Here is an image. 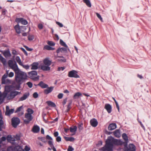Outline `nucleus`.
<instances>
[{"mask_svg":"<svg viewBox=\"0 0 151 151\" xmlns=\"http://www.w3.org/2000/svg\"><path fill=\"white\" fill-rule=\"evenodd\" d=\"M14 71L15 73V80L17 84L16 85L15 87L17 90H19L20 87V85L27 79V73L21 71L18 68V65L15 61L14 65L11 67Z\"/></svg>","mask_w":151,"mask_h":151,"instance_id":"obj_1","label":"nucleus"},{"mask_svg":"<svg viewBox=\"0 0 151 151\" xmlns=\"http://www.w3.org/2000/svg\"><path fill=\"white\" fill-rule=\"evenodd\" d=\"M28 77L34 81H38L40 78V76H37V73L35 70H32L28 72Z\"/></svg>","mask_w":151,"mask_h":151,"instance_id":"obj_2","label":"nucleus"},{"mask_svg":"<svg viewBox=\"0 0 151 151\" xmlns=\"http://www.w3.org/2000/svg\"><path fill=\"white\" fill-rule=\"evenodd\" d=\"M113 139V138L111 136L108 138L106 141L105 150L109 151L112 149L113 145L111 141Z\"/></svg>","mask_w":151,"mask_h":151,"instance_id":"obj_3","label":"nucleus"},{"mask_svg":"<svg viewBox=\"0 0 151 151\" xmlns=\"http://www.w3.org/2000/svg\"><path fill=\"white\" fill-rule=\"evenodd\" d=\"M68 76L70 78H80L78 74V72L75 70H72L69 71L68 74Z\"/></svg>","mask_w":151,"mask_h":151,"instance_id":"obj_4","label":"nucleus"},{"mask_svg":"<svg viewBox=\"0 0 151 151\" xmlns=\"http://www.w3.org/2000/svg\"><path fill=\"white\" fill-rule=\"evenodd\" d=\"M25 118L26 119L24 120V122L26 124H28L33 118L32 115L29 113H26L25 114Z\"/></svg>","mask_w":151,"mask_h":151,"instance_id":"obj_5","label":"nucleus"},{"mask_svg":"<svg viewBox=\"0 0 151 151\" xmlns=\"http://www.w3.org/2000/svg\"><path fill=\"white\" fill-rule=\"evenodd\" d=\"M20 122V120L18 117H13L12 119V123L13 127L16 128Z\"/></svg>","mask_w":151,"mask_h":151,"instance_id":"obj_6","label":"nucleus"},{"mask_svg":"<svg viewBox=\"0 0 151 151\" xmlns=\"http://www.w3.org/2000/svg\"><path fill=\"white\" fill-rule=\"evenodd\" d=\"M14 28L16 32L19 34L21 33V31H24L26 29V27L24 26H22L20 27L18 24H17L14 27Z\"/></svg>","mask_w":151,"mask_h":151,"instance_id":"obj_7","label":"nucleus"},{"mask_svg":"<svg viewBox=\"0 0 151 151\" xmlns=\"http://www.w3.org/2000/svg\"><path fill=\"white\" fill-rule=\"evenodd\" d=\"M125 148V151H135L136 147L135 146L132 144H130L129 145L128 147H124Z\"/></svg>","mask_w":151,"mask_h":151,"instance_id":"obj_8","label":"nucleus"},{"mask_svg":"<svg viewBox=\"0 0 151 151\" xmlns=\"http://www.w3.org/2000/svg\"><path fill=\"white\" fill-rule=\"evenodd\" d=\"M16 21L18 23H21L22 24L26 25L27 24V21L22 18H17L16 19Z\"/></svg>","mask_w":151,"mask_h":151,"instance_id":"obj_9","label":"nucleus"},{"mask_svg":"<svg viewBox=\"0 0 151 151\" xmlns=\"http://www.w3.org/2000/svg\"><path fill=\"white\" fill-rule=\"evenodd\" d=\"M122 137L125 140L124 147H127V143L128 142V137L126 133H123L122 134Z\"/></svg>","mask_w":151,"mask_h":151,"instance_id":"obj_10","label":"nucleus"},{"mask_svg":"<svg viewBox=\"0 0 151 151\" xmlns=\"http://www.w3.org/2000/svg\"><path fill=\"white\" fill-rule=\"evenodd\" d=\"M29 96V92H27L24 94L23 96L20 97L19 100V101H23L26 100Z\"/></svg>","mask_w":151,"mask_h":151,"instance_id":"obj_11","label":"nucleus"},{"mask_svg":"<svg viewBox=\"0 0 151 151\" xmlns=\"http://www.w3.org/2000/svg\"><path fill=\"white\" fill-rule=\"evenodd\" d=\"M44 65L49 66L51 64L52 61L49 60L48 58H45L43 60Z\"/></svg>","mask_w":151,"mask_h":151,"instance_id":"obj_12","label":"nucleus"},{"mask_svg":"<svg viewBox=\"0 0 151 151\" xmlns=\"http://www.w3.org/2000/svg\"><path fill=\"white\" fill-rule=\"evenodd\" d=\"M54 87L51 86L50 87H48V86L47 88V89H45L44 90V93L46 94H47L49 93H51L53 91Z\"/></svg>","mask_w":151,"mask_h":151,"instance_id":"obj_13","label":"nucleus"},{"mask_svg":"<svg viewBox=\"0 0 151 151\" xmlns=\"http://www.w3.org/2000/svg\"><path fill=\"white\" fill-rule=\"evenodd\" d=\"M114 144L116 145H123L124 146V142L121 140L116 139L114 140Z\"/></svg>","mask_w":151,"mask_h":151,"instance_id":"obj_14","label":"nucleus"},{"mask_svg":"<svg viewBox=\"0 0 151 151\" xmlns=\"http://www.w3.org/2000/svg\"><path fill=\"white\" fill-rule=\"evenodd\" d=\"M90 123L91 125L94 127H96L98 124V122L97 120L94 118L91 119Z\"/></svg>","mask_w":151,"mask_h":151,"instance_id":"obj_15","label":"nucleus"},{"mask_svg":"<svg viewBox=\"0 0 151 151\" xmlns=\"http://www.w3.org/2000/svg\"><path fill=\"white\" fill-rule=\"evenodd\" d=\"M40 127L37 125H35L33 127L32 131L34 133H37L39 132Z\"/></svg>","mask_w":151,"mask_h":151,"instance_id":"obj_16","label":"nucleus"},{"mask_svg":"<svg viewBox=\"0 0 151 151\" xmlns=\"http://www.w3.org/2000/svg\"><path fill=\"white\" fill-rule=\"evenodd\" d=\"M116 128V125L115 123L110 124L109 126L108 129L109 130H112Z\"/></svg>","mask_w":151,"mask_h":151,"instance_id":"obj_17","label":"nucleus"},{"mask_svg":"<svg viewBox=\"0 0 151 151\" xmlns=\"http://www.w3.org/2000/svg\"><path fill=\"white\" fill-rule=\"evenodd\" d=\"M20 93V92L17 91H12L10 93L9 95L11 98L13 99L17 95L19 94Z\"/></svg>","mask_w":151,"mask_h":151,"instance_id":"obj_18","label":"nucleus"},{"mask_svg":"<svg viewBox=\"0 0 151 151\" xmlns=\"http://www.w3.org/2000/svg\"><path fill=\"white\" fill-rule=\"evenodd\" d=\"M39 64L38 62H34L31 65L32 70H37Z\"/></svg>","mask_w":151,"mask_h":151,"instance_id":"obj_19","label":"nucleus"},{"mask_svg":"<svg viewBox=\"0 0 151 151\" xmlns=\"http://www.w3.org/2000/svg\"><path fill=\"white\" fill-rule=\"evenodd\" d=\"M41 69L43 71H49L50 70V67L48 66L43 65L40 66Z\"/></svg>","mask_w":151,"mask_h":151,"instance_id":"obj_20","label":"nucleus"},{"mask_svg":"<svg viewBox=\"0 0 151 151\" xmlns=\"http://www.w3.org/2000/svg\"><path fill=\"white\" fill-rule=\"evenodd\" d=\"M37 86H39L43 88H46L48 86L47 84L44 83L42 81H40Z\"/></svg>","mask_w":151,"mask_h":151,"instance_id":"obj_21","label":"nucleus"},{"mask_svg":"<svg viewBox=\"0 0 151 151\" xmlns=\"http://www.w3.org/2000/svg\"><path fill=\"white\" fill-rule=\"evenodd\" d=\"M60 52L62 53H66L67 52V50L66 48L64 47H59L57 50L56 52L58 54Z\"/></svg>","mask_w":151,"mask_h":151,"instance_id":"obj_22","label":"nucleus"},{"mask_svg":"<svg viewBox=\"0 0 151 151\" xmlns=\"http://www.w3.org/2000/svg\"><path fill=\"white\" fill-rule=\"evenodd\" d=\"M105 108L109 113H110L111 111V106L109 104H106L105 105Z\"/></svg>","mask_w":151,"mask_h":151,"instance_id":"obj_23","label":"nucleus"},{"mask_svg":"<svg viewBox=\"0 0 151 151\" xmlns=\"http://www.w3.org/2000/svg\"><path fill=\"white\" fill-rule=\"evenodd\" d=\"M14 111V109H11L9 110L6 111L5 112V115H6L9 116L10 114H12Z\"/></svg>","mask_w":151,"mask_h":151,"instance_id":"obj_24","label":"nucleus"},{"mask_svg":"<svg viewBox=\"0 0 151 151\" xmlns=\"http://www.w3.org/2000/svg\"><path fill=\"white\" fill-rule=\"evenodd\" d=\"M43 49L48 50H55V48L52 47L48 45H46L44 47Z\"/></svg>","mask_w":151,"mask_h":151,"instance_id":"obj_25","label":"nucleus"},{"mask_svg":"<svg viewBox=\"0 0 151 151\" xmlns=\"http://www.w3.org/2000/svg\"><path fill=\"white\" fill-rule=\"evenodd\" d=\"M8 75L6 74H5L2 76L1 78V84H6V81L5 79L6 78Z\"/></svg>","mask_w":151,"mask_h":151,"instance_id":"obj_26","label":"nucleus"},{"mask_svg":"<svg viewBox=\"0 0 151 151\" xmlns=\"http://www.w3.org/2000/svg\"><path fill=\"white\" fill-rule=\"evenodd\" d=\"M46 103L49 106H51L52 107H55L56 106L55 103L51 101H47L46 102Z\"/></svg>","mask_w":151,"mask_h":151,"instance_id":"obj_27","label":"nucleus"},{"mask_svg":"<svg viewBox=\"0 0 151 151\" xmlns=\"http://www.w3.org/2000/svg\"><path fill=\"white\" fill-rule=\"evenodd\" d=\"M120 130L116 129L114 132V134L116 137H120Z\"/></svg>","mask_w":151,"mask_h":151,"instance_id":"obj_28","label":"nucleus"},{"mask_svg":"<svg viewBox=\"0 0 151 151\" xmlns=\"http://www.w3.org/2000/svg\"><path fill=\"white\" fill-rule=\"evenodd\" d=\"M64 138L67 141H69L70 142H73L75 140L74 138L72 137H68L65 136Z\"/></svg>","mask_w":151,"mask_h":151,"instance_id":"obj_29","label":"nucleus"},{"mask_svg":"<svg viewBox=\"0 0 151 151\" xmlns=\"http://www.w3.org/2000/svg\"><path fill=\"white\" fill-rule=\"evenodd\" d=\"M77 128V127L76 126H74L73 127H70L69 129L70 132L75 133L76 131Z\"/></svg>","mask_w":151,"mask_h":151,"instance_id":"obj_30","label":"nucleus"},{"mask_svg":"<svg viewBox=\"0 0 151 151\" xmlns=\"http://www.w3.org/2000/svg\"><path fill=\"white\" fill-rule=\"evenodd\" d=\"M82 96V94L81 93L78 92L75 93L73 96L74 99H77L79 98V96Z\"/></svg>","mask_w":151,"mask_h":151,"instance_id":"obj_31","label":"nucleus"},{"mask_svg":"<svg viewBox=\"0 0 151 151\" xmlns=\"http://www.w3.org/2000/svg\"><path fill=\"white\" fill-rule=\"evenodd\" d=\"M83 2L85 3L86 5L88 7L91 6V4L89 0H83Z\"/></svg>","mask_w":151,"mask_h":151,"instance_id":"obj_32","label":"nucleus"},{"mask_svg":"<svg viewBox=\"0 0 151 151\" xmlns=\"http://www.w3.org/2000/svg\"><path fill=\"white\" fill-rule=\"evenodd\" d=\"M11 138H12V139H10V140L15 141V140H19L20 139V136L19 135H15V137L14 138H13L11 137Z\"/></svg>","mask_w":151,"mask_h":151,"instance_id":"obj_33","label":"nucleus"},{"mask_svg":"<svg viewBox=\"0 0 151 151\" xmlns=\"http://www.w3.org/2000/svg\"><path fill=\"white\" fill-rule=\"evenodd\" d=\"M60 45L66 48H68V46L66 43L61 39L60 40Z\"/></svg>","mask_w":151,"mask_h":151,"instance_id":"obj_34","label":"nucleus"},{"mask_svg":"<svg viewBox=\"0 0 151 151\" xmlns=\"http://www.w3.org/2000/svg\"><path fill=\"white\" fill-rule=\"evenodd\" d=\"M3 55L5 57H8L11 55L9 50L4 52L3 53Z\"/></svg>","mask_w":151,"mask_h":151,"instance_id":"obj_35","label":"nucleus"},{"mask_svg":"<svg viewBox=\"0 0 151 151\" xmlns=\"http://www.w3.org/2000/svg\"><path fill=\"white\" fill-rule=\"evenodd\" d=\"M59 58H62V59H58V60L59 61L62 62H66V59L64 58L63 56H58Z\"/></svg>","mask_w":151,"mask_h":151,"instance_id":"obj_36","label":"nucleus"},{"mask_svg":"<svg viewBox=\"0 0 151 151\" xmlns=\"http://www.w3.org/2000/svg\"><path fill=\"white\" fill-rule=\"evenodd\" d=\"M83 124L81 123L79 124L78 125V128L79 129V132H81L83 129Z\"/></svg>","mask_w":151,"mask_h":151,"instance_id":"obj_37","label":"nucleus"},{"mask_svg":"<svg viewBox=\"0 0 151 151\" xmlns=\"http://www.w3.org/2000/svg\"><path fill=\"white\" fill-rule=\"evenodd\" d=\"M23 108V106L22 105L19 107L17 108L15 111V113H17L19 112H20L21 111V109H22Z\"/></svg>","mask_w":151,"mask_h":151,"instance_id":"obj_38","label":"nucleus"},{"mask_svg":"<svg viewBox=\"0 0 151 151\" xmlns=\"http://www.w3.org/2000/svg\"><path fill=\"white\" fill-rule=\"evenodd\" d=\"M47 43L49 46H54L55 45V43L52 41H48Z\"/></svg>","mask_w":151,"mask_h":151,"instance_id":"obj_39","label":"nucleus"},{"mask_svg":"<svg viewBox=\"0 0 151 151\" xmlns=\"http://www.w3.org/2000/svg\"><path fill=\"white\" fill-rule=\"evenodd\" d=\"M27 111V113H29V114H31V115L34 113L33 110L30 108H28Z\"/></svg>","mask_w":151,"mask_h":151,"instance_id":"obj_40","label":"nucleus"},{"mask_svg":"<svg viewBox=\"0 0 151 151\" xmlns=\"http://www.w3.org/2000/svg\"><path fill=\"white\" fill-rule=\"evenodd\" d=\"M38 139L43 142H45L46 141V138L45 137H38Z\"/></svg>","mask_w":151,"mask_h":151,"instance_id":"obj_41","label":"nucleus"},{"mask_svg":"<svg viewBox=\"0 0 151 151\" xmlns=\"http://www.w3.org/2000/svg\"><path fill=\"white\" fill-rule=\"evenodd\" d=\"M34 35H29L28 36V40L29 41H32L34 39Z\"/></svg>","mask_w":151,"mask_h":151,"instance_id":"obj_42","label":"nucleus"},{"mask_svg":"<svg viewBox=\"0 0 151 151\" xmlns=\"http://www.w3.org/2000/svg\"><path fill=\"white\" fill-rule=\"evenodd\" d=\"M8 63L9 66L11 68L14 65V63H13L12 61L11 60H10L8 61Z\"/></svg>","mask_w":151,"mask_h":151,"instance_id":"obj_43","label":"nucleus"},{"mask_svg":"<svg viewBox=\"0 0 151 151\" xmlns=\"http://www.w3.org/2000/svg\"><path fill=\"white\" fill-rule=\"evenodd\" d=\"M33 96L34 98H37L38 96V94L36 92H35L33 94Z\"/></svg>","mask_w":151,"mask_h":151,"instance_id":"obj_44","label":"nucleus"},{"mask_svg":"<svg viewBox=\"0 0 151 151\" xmlns=\"http://www.w3.org/2000/svg\"><path fill=\"white\" fill-rule=\"evenodd\" d=\"M20 49L24 53V54L26 56L28 55V54L27 52L26 51L24 48L23 47H21Z\"/></svg>","mask_w":151,"mask_h":151,"instance_id":"obj_45","label":"nucleus"},{"mask_svg":"<svg viewBox=\"0 0 151 151\" xmlns=\"http://www.w3.org/2000/svg\"><path fill=\"white\" fill-rule=\"evenodd\" d=\"M48 143L51 147H52L54 146L52 142V141H48Z\"/></svg>","mask_w":151,"mask_h":151,"instance_id":"obj_46","label":"nucleus"},{"mask_svg":"<svg viewBox=\"0 0 151 151\" xmlns=\"http://www.w3.org/2000/svg\"><path fill=\"white\" fill-rule=\"evenodd\" d=\"M27 84L29 88H32V84L31 82H28L27 83Z\"/></svg>","mask_w":151,"mask_h":151,"instance_id":"obj_47","label":"nucleus"},{"mask_svg":"<svg viewBox=\"0 0 151 151\" xmlns=\"http://www.w3.org/2000/svg\"><path fill=\"white\" fill-rule=\"evenodd\" d=\"M72 102L71 101H70L68 104L67 105V108L70 109L71 108V105L72 104Z\"/></svg>","mask_w":151,"mask_h":151,"instance_id":"obj_48","label":"nucleus"},{"mask_svg":"<svg viewBox=\"0 0 151 151\" xmlns=\"http://www.w3.org/2000/svg\"><path fill=\"white\" fill-rule=\"evenodd\" d=\"M65 69V68L63 67H59L58 68L57 70L58 71H60V70L63 71Z\"/></svg>","mask_w":151,"mask_h":151,"instance_id":"obj_49","label":"nucleus"},{"mask_svg":"<svg viewBox=\"0 0 151 151\" xmlns=\"http://www.w3.org/2000/svg\"><path fill=\"white\" fill-rule=\"evenodd\" d=\"M74 150V148L72 146H68L67 149L68 151H73Z\"/></svg>","mask_w":151,"mask_h":151,"instance_id":"obj_50","label":"nucleus"},{"mask_svg":"<svg viewBox=\"0 0 151 151\" xmlns=\"http://www.w3.org/2000/svg\"><path fill=\"white\" fill-rule=\"evenodd\" d=\"M56 141L58 142H59L61 141V138L60 136L57 137L56 138Z\"/></svg>","mask_w":151,"mask_h":151,"instance_id":"obj_51","label":"nucleus"},{"mask_svg":"<svg viewBox=\"0 0 151 151\" xmlns=\"http://www.w3.org/2000/svg\"><path fill=\"white\" fill-rule=\"evenodd\" d=\"M96 15L97 16V17L99 19H100V20L101 21H102V18L101 17V15L99 13H96Z\"/></svg>","mask_w":151,"mask_h":151,"instance_id":"obj_52","label":"nucleus"},{"mask_svg":"<svg viewBox=\"0 0 151 151\" xmlns=\"http://www.w3.org/2000/svg\"><path fill=\"white\" fill-rule=\"evenodd\" d=\"M63 96V94L62 93H60L58 96V97L59 99H62Z\"/></svg>","mask_w":151,"mask_h":151,"instance_id":"obj_53","label":"nucleus"},{"mask_svg":"<svg viewBox=\"0 0 151 151\" xmlns=\"http://www.w3.org/2000/svg\"><path fill=\"white\" fill-rule=\"evenodd\" d=\"M26 49L27 50L29 51H31L33 50V49L32 48H29L28 47L26 46H24Z\"/></svg>","mask_w":151,"mask_h":151,"instance_id":"obj_54","label":"nucleus"},{"mask_svg":"<svg viewBox=\"0 0 151 151\" xmlns=\"http://www.w3.org/2000/svg\"><path fill=\"white\" fill-rule=\"evenodd\" d=\"M56 23L60 27H63V25L61 23L58 22H57Z\"/></svg>","mask_w":151,"mask_h":151,"instance_id":"obj_55","label":"nucleus"},{"mask_svg":"<svg viewBox=\"0 0 151 151\" xmlns=\"http://www.w3.org/2000/svg\"><path fill=\"white\" fill-rule=\"evenodd\" d=\"M46 137V138L47 139L51 140H52V137H51L49 135H47Z\"/></svg>","mask_w":151,"mask_h":151,"instance_id":"obj_56","label":"nucleus"},{"mask_svg":"<svg viewBox=\"0 0 151 151\" xmlns=\"http://www.w3.org/2000/svg\"><path fill=\"white\" fill-rule=\"evenodd\" d=\"M14 76V73L13 72H11L9 74V77L11 78L13 77Z\"/></svg>","mask_w":151,"mask_h":151,"instance_id":"obj_57","label":"nucleus"},{"mask_svg":"<svg viewBox=\"0 0 151 151\" xmlns=\"http://www.w3.org/2000/svg\"><path fill=\"white\" fill-rule=\"evenodd\" d=\"M16 59L18 63L21 61V60L19 56H17L16 58Z\"/></svg>","mask_w":151,"mask_h":151,"instance_id":"obj_58","label":"nucleus"},{"mask_svg":"<svg viewBox=\"0 0 151 151\" xmlns=\"http://www.w3.org/2000/svg\"><path fill=\"white\" fill-rule=\"evenodd\" d=\"M38 27L40 29H42L43 27V25L41 24H40L38 25Z\"/></svg>","mask_w":151,"mask_h":151,"instance_id":"obj_59","label":"nucleus"},{"mask_svg":"<svg viewBox=\"0 0 151 151\" xmlns=\"http://www.w3.org/2000/svg\"><path fill=\"white\" fill-rule=\"evenodd\" d=\"M24 68L26 69H28L29 68V66L28 65H24L22 66Z\"/></svg>","mask_w":151,"mask_h":151,"instance_id":"obj_60","label":"nucleus"},{"mask_svg":"<svg viewBox=\"0 0 151 151\" xmlns=\"http://www.w3.org/2000/svg\"><path fill=\"white\" fill-rule=\"evenodd\" d=\"M12 53L13 55H16L17 54V52L15 50H12Z\"/></svg>","mask_w":151,"mask_h":151,"instance_id":"obj_61","label":"nucleus"},{"mask_svg":"<svg viewBox=\"0 0 151 151\" xmlns=\"http://www.w3.org/2000/svg\"><path fill=\"white\" fill-rule=\"evenodd\" d=\"M138 122L141 125V127H142V128H143V129L144 130H145V128L144 126L142 124V122L139 121H138Z\"/></svg>","mask_w":151,"mask_h":151,"instance_id":"obj_62","label":"nucleus"},{"mask_svg":"<svg viewBox=\"0 0 151 151\" xmlns=\"http://www.w3.org/2000/svg\"><path fill=\"white\" fill-rule=\"evenodd\" d=\"M67 101V98H66L63 100V101L62 102L63 104V105H64L66 103Z\"/></svg>","mask_w":151,"mask_h":151,"instance_id":"obj_63","label":"nucleus"},{"mask_svg":"<svg viewBox=\"0 0 151 151\" xmlns=\"http://www.w3.org/2000/svg\"><path fill=\"white\" fill-rule=\"evenodd\" d=\"M25 150L26 151H29L30 150V148L27 146H26L25 148Z\"/></svg>","mask_w":151,"mask_h":151,"instance_id":"obj_64","label":"nucleus"}]
</instances>
